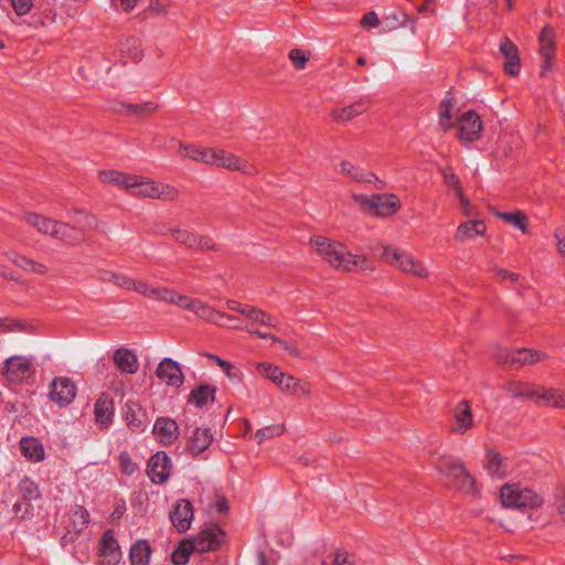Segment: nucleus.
<instances>
[{
	"label": "nucleus",
	"instance_id": "338daca9",
	"mask_svg": "<svg viewBox=\"0 0 565 565\" xmlns=\"http://www.w3.org/2000/svg\"><path fill=\"white\" fill-rule=\"evenodd\" d=\"M15 514L22 513L21 518L25 519L28 515L32 513V505L30 502H15L12 508Z\"/></svg>",
	"mask_w": 565,
	"mask_h": 565
},
{
	"label": "nucleus",
	"instance_id": "79ce46f5",
	"mask_svg": "<svg viewBox=\"0 0 565 565\" xmlns=\"http://www.w3.org/2000/svg\"><path fill=\"white\" fill-rule=\"evenodd\" d=\"M121 53L132 62H138L142 57L140 40L137 38H128L120 44Z\"/></svg>",
	"mask_w": 565,
	"mask_h": 565
},
{
	"label": "nucleus",
	"instance_id": "412c9836",
	"mask_svg": "<svg viewBox=\"0 0 565 565\" xmlns=\"http://www.w3.org/2000/svg\"><path fill=\"white\" fill-rule=\"evenodd\" d=\"M455 425L451 430L456 434H465L473 426L471 407L467 401L459 402L454 408Z\"/></svg>",
	"mask_w": 565,
	"mask_h": 565
},
{
	"label": "nucleus",
	"instance_id": "72a5a7b5",
	"mask_svg": "<svg viewBox=\"0 0 565 565\" xmlns=\"http://www.w3.org/2000/svg\"><path fill=\"white\" fill-rule=\"evenodd\" d=\"M367 107L369 103L366 100H359L341 109L332 110L331 116L339 121H349L354 117L365 113Z\"/></svg>",
	"mask_w": 565,
	"mask_h": 565
},
{
	"label": "nucleus",
	"instance_id": "f257e3e1",
	"mask_svg": "<svg viewBox=\"0 0 565 565\" xmlns=\"http://www.w3.org/2000/svg\"><path fill=\"white\" fill-rule=\"evenodd\" d=\"M312 249L335 270L350 273V250L339 241L324 236H312L309 242Z\"/></svg>",
	"mask_w": 565,
	"mask_h": 565
},
{
	"label": "nucleus",
	"instance_id": "20e7f679",
	"mask_svg": "<svg viewBox=\"0 0 565 565\" xmlns=\"http://www.w3.org/2000/svg\"><path fill=\"white\" fill-rule=\"evenodd\" d=\"M354 202L359 203L365 212L372 213L377 217H388L398 212L401 201L397 195L392 193L373 194H353Z\"/></svg>",
	"mask_w": 565,
	"mask_h": 565
},
{
	"label": "nucleus",
	"instance_id": "052dcab7",
	"mask_svg": "<svg viewBox=\"0 0 565 565\" xmlns=\"http://www.w3.org/2000/svg\"><path fill=\"white\" fill-rule=\"evenodd\" d=\"M10 2L18 15L26 14L33 7V0H10Z\"/></svg>",
	"mask_w": 565,
	"mask_h": 565
},
{
	"label": "nucleus",
	"instance_id": "69168bd1",
	"mask_svg": "<svg viewBox=\"0 0 565 565\" xmlns=\"http://www.w3.org/2000/svg\"><path fill=\"white\" fill-rule=\"evenodd\" d=\"M135 284V279L130 278L127 275L118 274L115 285L127 290H134Z\"/></svg>",
	"mask_w": 565,
	"mask_h": 565
},
{
	"label": "nucleus",
	"instance_id": "c03bdc74",
	"mask_svg": "<svg viewBox=\"0 0 565 565\" xmlns=\"http://www.w3.org/2000/svg\"><path fill=\"white\" fill-rule=\"evenodd\" d=\"M100 552L104 556L116 557L119 555V544L111 530H107L100 541Z\"/></svg>",
	"mask_w": 565,
	"mask_h": 565
},
{
	"label": "nucleus",
	"instance_id": "9d476101",
	"mask_svg": "<svg viewBox=\"0 0 565 565\" xmlns=\"http://www.w3.org/2000/svg\"><path fill=\"white\" fill-rule=\"evenodd\" d=\"M482 120L480 116L468 110L463 113L458 121V138L462 141L472 142L481 137Z\"/></svg>",
	"mask_w": 565,
	"mask_h": 565
},
{
	"label": "nucleus",
	"instance_id": "aec40b11",
	"mask_svg": "<svg viewBox=\"0 0 565 565\" xmlns=\"http://www.w3.org/2000/svg\"><path fill=\"white\" fill-rule=\"evenodd\" d=\"M500 52L505 57L504 72L511 76L518 75L521 64L516 45L510 39L504 38L500 44Z\"/></svg>",
	"mask_w": 565,
	"mask_h": 565
},
{
	"label": "nucleus",
	"instance_id": "f8f14e48",
	"mask_svg": "<svg viewBox=\"0 0 565 565\" xmlns=\"http://www.w3.org/2000/svg\"><path fill=\"white\" fill-rule=\"evenodd\" d=\"M224 533L220 526L213 525L201 530L198 535L190 539L198 553H206L215 551L222 543Z\"/></svg>",
	"mask_w": 565,
	"mask_h": 565
},
{
	"label": "nucleus",
	"instance_id": "f03ea898",
	"mask_svg": "<svg viewBox=\"0 0 565 565\" xmlns=\"http://www.w3.org/2000/svg\"><path fill=\"white\" fill-rule=\"evenodd\" d=\"M433 465L440 475L452 478L457 487L468 493L475 492V478L467 471L463 462L450 456L433 458Z\"/></svg>",
	"mask_w": 565,
	"mask_h": 565
},
{
	"label": "nucleus",
	"instance_id": "49530a36",
	"mask_svg": "<svg viewBox=\"0 0 565 565\" xmlns=\"http://www.w3.org/2000/svg\"><path fill=\"white\" fill-rule=\"evenodd\" d=\"M284 433H285L284 425H279V424H277V425H269V426H266L264 428L258 429L255 433L254 438L257 441V444H263L265 440L271 439V438H275V437H279Z\"/></svg>",
	"mask_w": 565,
	"mask_h": 565
},
{
	"label": "nucleus",
	"instance_id": "bb28decb",
	"mask_svg": "<svg viewBox=\"0 0 565 565\" xmlns=\"http://www.w3.org/2000/svg\"><path fill=\"white\" fill-rule=\"evenodd\" d=\"M22 455L33 462H40L45 457L43 444L35 437H23L20 440Z\"/></svg>",
	"mask_w": 565,
	"mask_h": 565
},
{
	"label": "nucleus",
	"instance_id": "37998d69",
	"mask_svg": "<svg viewBox=\"0 0 565 565\" xmlns=\"http://www.w3.org/2000/svg\"><path fill=\"white\" fill-rule=\"evenodd\" d=\"M257 371L265 376L266 379L270 380L274 384H276L278 387L281 385L282 380L285 379L287 373H284L280 367L277 365H273L269 363H258L256 366Z\"/></svg>",
	"mask_w": 565,
	"mask_h": 565
},
{
	"label": "nucleus",
	"instance_id": "ea45409f",
	"mask_svg": "<svg viewBox=\"0 0 565 565\" xmlns=\"http://www.w3.org/2000/svg\"><path fill=\"white\" fill-rule=\"evenodd\" d=\"M497 216L500 220H503L504 222L509 223L510 225L519 228L522 233L525 234L527 232V216L523 212H498Z\"/></svg>",
	"mask_w": 565,
	"mask_h": 565
},
{
	"label": "nucleus",
	"instance_id": "e2e57ef3",
	"mask_svg": "<svg viewBox=\"0 0 565 565\" xmlns=\"http://www.w3.org/2000/svg\"><path fill=\"white\" fill-rule=\"evenodd\" d=\"M216 245L214 241L209 236H198L196 250H214Z\"/></svg>",
	"mask_w": 565,
	"mask_h": 565
},
{
	"label": "nucleus",
	"instance_id": "0eeeda50",
	"mask_svg": "<svg viewBox=\"0 0 565 565\" xmlns=\"http://www.w3.org/2000/svg\"><path fill=\"white\" fill-rule=\"evenodd\" d=\"M494 356L498 363L516 369L526 364L537 363L544 360L546 355L540 351L521 348L512 351L500 349L495 352Z\"/></svg>",
	"mask_w": 565,
	"mask_h": 565
},
{
	"label": "nucleus",
	"instance_id": "f3484780",
	"mask_svg": "<svg viewBox=\"0 0 565 565\" xmlns=\"http://www.w3.org/2000/svg\"><path fill=\"white\" fill-rule=\"evenodd\" d=\"M540 55L543 60L542 75L552 67V60L555 51V32L550 25H545L539 36Z\"/></svg>",
	"mask_w": 565,
	"mask_h": 565
},
{
	"label": "nucleus",
	"instance_id": "cd10ccee",
	"mask_svg": "<svg viewBox=\"0 0 565 565\" xmlns=\"http://www.w3.org/2000/svg\"><path fill=\"white\" fill-rule=\"evenodd\" d=\"M158 235L166 236L171 235L174 241L181 245L186 246L190 249L196 250V241L199 234L188 230H181L178 227H168L154 232Z\"/></svg>",
	"mask_w": 565,
	"mask_h": 565
},
{
	"label": "nucleus",
	"instance_id": "a878e982",
	"mask_svg": "<svg viewBox=\"0 0 565 565\" xmlns=\"http://www.w3.org/2000/svg\"><path fill=\"white\" fill-rule=\"evenodd\" d=\"M213 441V435L209 428H195L190 437L188 448L192 455L198 456L206 450Z\"/></svg>",
	"mask_w": 565,
	"mask_h": 565
},
{
	"label": "nucleus",
	"instance_id": "39448f33",
	"mask_svg": "<svg viewBox=\"0 0 565 565\" xmlns=\"http://www.w3.org/2000/svg\"><path fill=\"white\" fill-rule=\"evenodd\" d=\"M130 194L137 198L164 201H175L179 198V191L174 186L158 183L138 175H136V184L130 189Z\"/></svg>",
	"mask_w": 565,
	"mask_h": 565
},
{
	"label": "nucleus",
	"instance_id": "774afa93",
	"mask_svg": "<svg viewBox=\"0 0 565 565\" xmlns=\"http://www.w3.org/2000/svg\"><path fill=\"white\" fill-rule=\"evenodd\" d=\"M379 24L380 20L374 11L367 12L361 20V25L364 28H375Z\"/></svg>",
	"mask_w": 565,
	"mask_h": 565
},
{
	"label": "nucleus",
	"instance_id": "7c9ffc66",
	"mask_svg": "<svg viewBox=\"0 0 565 565\" xmlns=\"http://www.w3.org/2000/svg\"><path fill=\"white\" fill-rule=\"evenodd\" d=\"M89 523V513L83 505H75L72 509L70 522L66 525L68 534H78Z\"/></svg>",
	"mask_w": 565,
	"mask_h": 565
},
{
	"label": "nucleus",
	"instance_id": "6ab92c4d",
	"mask_svg": "<svg viewBox=\"0 0 565 565\" xmlns=\"http://www.w3.org/2000/svg\"><path fill=\"white\" fill-rule=\"evenodd\" d=\"M127 426L137 433L143 431L149 423L146 411L136 402L127 401L124 407Z\"/></svg>",
	"mask_w": 565,
	"mask_h": 565
},
{
	"label": "nucleus",
	"instance_id": "5701e85b",
	"mask_svg": "<svg viewBox=\"0 0 565 565\" xmlns=\"http://www.w3.org/2000/svg\"><path fill=\"white\" fill-rule=\"evenodd\" d=\"M3 255L11 262L14 266L23 269L24 271L36 274V275H45L49 271V268L41 263H38L26 256L14 252H4Z\"/></svg>",
	"mask_w": 565,
	"mask_h": 565
},
{
	"label": "nucleus",
	"instance_id": "4468645a",
	"mask_svg": "<svg viewBox=\"0 0 565 565\" xmlns=\"http://www.w3.org/2000/svg\"><path fill=\"white\" fill-rule=\"evenodd\" d=\"M193 516L192 503L186 499L178 500L170 512L171 523L179 533H184L191 527Z\"/></svg>",
	"mask_w": 565,
	"mask_h": 565
},
{
	"label": "nucleus",
	"instance_id": "a19ab883",
	"mask_svg": "<svg viewBox=\"0 0 565 565\" xmlns=\"http://www.w3.org/2000/svg\"><path fill=\"white\" fill-rule=\"evenodd\" d=\"M195 552L193 543L190 539L182 540L172 553V562L174 565H185L190 555Z\"/></svg>",
	"mask_w": 565,
	"mask_h": 565
},
{
	"label": "nucleus",
	"instance_id": "6e6d98bb",
	"mask_svg": "<svg viewBox=\"0 0 565 565\" xmlns=\"http://www.w3.org/2000/svg\"><path fill=\"white\" fill-rule=\"evenodd\" d=\"M289 58L296 70H303L308 62V56L300 49H294L289 52Z\"/></svg>",
	"mask_w": 565,
	"mask_h": 565
},
{
	"label": "nucleus",
	"instance_id": "603ef678",
	"mask_svg": "<svg viewBox=\"0 0 565 565\" xmlns=\"http://www.w3.org/2000/svg\"><path fill=\"white\" fill-rule=\"evenodd\" d=\"M182 154L191 160L204 162L206 148H199L190 145H180Z\"/></svg>",
	"mask_w": 565,
	"mask_h": 565
},
{
	"label": "nucleus",
	"instance_id": "dca6fc26",
	"mask_svg": "<svg viewBox=\"0 0 565 565\" xmlns=\"http://www.w3.org/2000/svg\"><path fill=\"white\" fill-rule=\"evenodd\" d=\"M76 395V385L68 377H56L51 383L50 398L60 406L73 402Z\"/></svg>",
	"mask_w": 565,
	"mask_h": 565
},
{
	"label": "nucleus",
	"instance_id": "1a4fd4ad",
	"mask_svg": "<svg viewBox=\"0 0 565 565\" xmlns=\"http://www.w3.org/2000/svg\"><path fill=\"white\" fill-rule=\"evenodd\" d=\"M34 373L32 361L26 356L15 355L4 361V376L10 383H20Z\"/></svg>",
	"mask_w": 565,
	"mask_h": 565
},
{
	"label": "nucleus",
	"instance_id": "7ed1b4c3",
	"mask_svg": "<svg viewBox=\"0 0 565 565\" xmlns=\"http://www.w3.org/2000/svg\"><path fill=\"white\" fill-rule=\"evenodd\" d=\"M379 247L382 249L381 258L386 264L418 278H427L429 276L428 269L409 253L399 252L385 244H380Z\"/></svg>",
	"mask_w": 565,
	"mask_h": 565
},
{
	"label": "nucleus",
	"instance_id": "c756f323",
	"mask_svg": "<svg viewBox=\"0 0 565 565\" xmlns=\"http://www.w3.org/2000/svg\"><path fill=\"white\" fill-rule=\"evenodd\" d=\"M486 224L483 221H467L461 223L455 233V239L458 242H463L466 239H471L477 236H482L486 233Z\"/></svg>",
	"mask_w": 565,
	"mask_h": 565
},
{
	"label": "nucleus",
	"instance_id": "c85d7f7f",
	"mask_svg": "<svg viewBox=\"0 0 565 565\" xmlns=\"http://www.w3.org/2000/svg\"><path fill=\"white\" fill-rule=\"evenodd\" d=\"M99 179L103 183L114 184L126 190H130L136 184V175L116 170L100 171Z\"/></svg>",
	"mask_w": 565,
	"mask_h": 565
},
{
	"label": "nucleus",
	"instance_id": "a18cd8bd",
	"mask_svg": "<svg viewBox=\"0 0 565 565\" xmlns=\"http://www.w3.org/2000/svg\"><path fill=\"white\" fill-rule=\"evenodd\" d=\"M541 403L544 406L565 408V392H558L554 388H545L541 395Z\"/></svg>",
	"mask_w": 565,
	"mask_h": 565
},
{
	"label": "nucleus",
	"instance_id": "0e129e2a",
	"mask_svg": "<svg viewBox=\"0 0 565 565\" xmlns=\"http://www.w3.org/2000/svg\"><path fill=\"white\" fill-rule=\"evenodd\" d=\"M334 565H354L353 556L347 551H338L333 559Z\"/></svg>",
	"mask_w": 565,
	"mask_h": 565
},
{
	"label": "nucleus",
	"instance_id": "8fccbe9b",
	"mask_svg": "<svg viewBox=\"0 0 565 565\" xmlns=\"http://www.w3.org/2000/svg\"><path fill=\"white\" fill-rule=\"evenodd\" d=\"M440 174L443 175L444 182L447 186L454 189L455 193L458 194L462 191L459 177L452 171L451 167L441 168Z\"/></svg>",
	"mask_w": 565,
	"mask_h": 565
},
{
	"label": "nucleus",
	"instance_id": "2eb2a0df",
	"mask_svg": "<svg viewBox=\"0 0 565 565\" xmlns=\"http://www.w3.org/2000/svg\"><path fill=\"white\" fill-rule=\"evenodd\" d=\"M157 377L169 386L180 387L184 383V375L178 362L171 358H164L157 366Z\"/></svg>",
	"mask_w": 565,
	"mask_h": 565
},
{
	"label": "nucleus",
	"instance_id": "b1692460",
	"mask_svg": "<svg viewBox=\"0 0 565 565\" xmlns=\"http://www.w3.org/2000/svg\"><path fill=\"white\" fill-rule=\"evenodd\" d=\"M279 390L296 397H309L311 395V384L290 374H286Z\"/></svg>",
	"mask_w": 565,
	"mask_h": 565
},
{
	"label": "nucleus",
	"instance_id": "e433bc0d",
	"mask_svg": "<svg viewBox=\"0 0 565 565\" xmlns=\"http://www.w3.org/2000/svg\"><path fill=\"white\" fill-rule=\"evenodd\" d=\"M244 317H246L252 322L259 323L260 326L267 328L277 329L279 324V321L276 317L253 306H249L247 311L244 312Z\"/></svg>",
	"mask_w": 565,
	"mask_h": 565
},
{
	"label": "nucleus",
	"instance_id": "5fc2aeb1",
	"mask_svg": "<svg viewBox=\"0 0 565 565\" xmlns=\"http://www.w3.org/2000/svg\"><path fill=\"white\" fill-rule=\"evenodd\" d=\"M75 214L78 216V218H75V222L83 224V226L96 230L99 225L98 218L84 211H76Z\"/></svg>",
	"mask_w": 565,
	"mask_h": 565
},
{
	"label": "nucleus",
	"instance_id": "f704fd0d",
	"mask_svg": "<svg viewBox=\"0 0 565 565\" xmlns=\"http://www.w3.org/2000/svg\"><path fill=\"white\" fill-rule=\"evenodd\" d=\"M340 172L356 182L372 183L377 180V177L374 173L366 172L360 167L353 166L349 161H342L340 163Z\"/></svg>",
	"mask_w": 565,
	"mask_h": 565
},
{
	"label": "nucleus",
	"instance_id": "864d4df0",
	"mask_svg": "<svg viewBox=\"0 0 565 565\" xmlns=\"http://www.w3.org/2000/svg\"><path fill=\"white\" fill-rule=\"evenodd\" d=\"M194 313L199 318H201L207 322H211V320H213V318L218 316V310L212 308L207 303L200 300L195 307Z\"/></svg>",
	"mask_w": 565,
	"mask_h": 565
},
{
	"label": "nucleus",
	"instance_id": "09e8293b",
	"mask_svg": "<svg viewBox=\"0 0 565 565\" xmlns=\"http://www.w3.org/2000/svg\"><path fill=\"white\" fill-rule=\"evenodd\" d=\"M122 106L127 109L128 114L138 117L150 115L158 109V105L152 102H146L141 104H127Z\"/></svg>",
	"mask_w": 565,
	"mask_h": 565
},
{
	"label": "nucleus",
	"instance_id": "58836bf2",
	"mask_svg": "<svg viewBox=\"0 0 565 565\" xmlns=\"http://www.w3.org/2000/svg\"><path fill=\"white\" fill-rule=\"evenodd\" d=\"M18 490L23 501L31 502L41 499L39 484L29 477H24L18 484Z\"/></svg>",
	"mask_w": 565,
	"mask_h": 565
},
{
	"label": "nucleus",
	"instance_id": "423d86ee",
	"mask_svg": "<svg viewBox=\"0 0 565 565\" xmlns=\"http://www.w3.org/2000/svg\"><path fill=\"white\" fill-rule=\"evenodd\" d=\"M502 504L508 508H536L542 504V498L529 488L520 484H505L501 488Z\"/></svg>",
	"mask_w": 565,
	"mask_h": 565
},
{
	"label": "nucleus",
	"instance_id": "4c0bfd02",
	"mask_svg": "<svg viewBox=\"0 0 565 565\" xmlns=\"http://www.w3.org/2000/svg\"><path fill=\"white\" fill-rule=\"evenodd\" d=\"M487 472L493 478H503L507 472V467L503 458L499 452L489 450L487 452V462L484 466Z\"/></svg>",
	"mask_w": 565,
	"mask_h": 565
},
{
	"label": "nucleus",
	"instance_id": "393cba45",
	"mask_svg": "<svg viewBox=\"0 0 565 565\" xmlns=\"http://www.w3.org/2000/svg\"><path fill=\"white\" fill-rule=\"evenodd\" d=\"M114 363L121 373L135 374L138 370L136 354L126 348H120L115 352Z\"/></svg>",
	"mask_w": 565,
	"mask_h": 565
},
{
	"label": "nucleus",
	"instance_id": "4d7b16f0",
	"mask_svg": "<svg viewBox=\"0 0 565 565\" xmlns=\"http://www.w3.org/2000/svg\"><path fill=\"white\" fill-rule=\"evenodd\" d=\"M224 150H216L214 148H206L204 163L221 168Z\"/></svg>",
	"mask_w": 565,
	"mask_h": 565
},
{
	"label": "nucleus",
	"instance_id": "680f3d73",
	"mask_svg": "<svg viewBox=\"0 0 565 565\" xmlns=\"http://www.w3.org/2000/svg\"><path fill=\"white\" fill-rule=\"evenodd\" d=\"M493 271L497 279L501 282L504 280L518 281L520 278L519 274L508 271L503 268L493 267Z\"/></svg>",
	"mask_w": 565,
	"mask_h": 565
},
{
	"label": "nucleus",
	"instance_id": "3c124183",
	"mask_svg": "<svg viewBox=\"0 0 565 565\" xmlns=\"http://www.w3.org/2000/svg\"><path fill=\"white\" fill-rule=\"evenodd\" d=\"M352 264L350 265V273L360 269L363 271H372L374 270L373 264L365 257L364 255H355L350 252V259Z\"/></svg>",
	"mask_w": 565,
	"mask_h": 565
},
{
	"label": "nucleus",
	"instance_id": "2f4dec72",
	"mask_svg": "<svg viewBox=\"0 0 565 565\" xmlns=\"http://www.w3.org/2000/svg\"><path fill=\"white\" fill-rule=\"evenodd\" d=\"M221 168L231 171H241L242 173L247 175H254L257 173V169L254 166L248 164L245 160L226 151H224Z\"/></svg>",
	"mask_w": 565,
	"mask_h": 565
},
{
	"label": "nucleus",
	"instance_id": "4be33fe9",
	"mask_svg": "<svg viewBox=\"0 0 565 565\" xmlns=\"http://www.w3.org/2000/svg\"><path fill=\"white\" fill-rule=\"evenodd\" d=\"M95 419L102 427H108L114 417V401L107 393L100 394L95 403Z\"/></svg>",
	"mask_w": 565,
	"mask_h": 565
},
{
	"label": "nucleus",
	"instance_id": "473e14b6",
	"mask_svg": "<svg viewBox=\"0 0 565 565\" xmlns=\"http://www.w3.org/2000/svg\"><path fill=\"white\" fill-rule=\"evenodd\" d=\"M215 392V387L207 384H201L191 391L188 402L202 408L214 401Z\"/></svg>",
	"mask_w": 565,
	"mask_h": 565
},
{
	"label": "nucleus",
	"instance_id": "13d9d810",
	"mask_svg": "<svg viewBox=\"0 0 565 565\" xmlns=\"http://www.w3.org/2000/svg\"><path fill=\"white\" fill-rule=\"evenodd\" d=\"M119 466L121 471L126 475H132L137 470V465L126 451L119 455Z\"/></svg>",
	"mask_w": 565,
	"mask_h": 565
},
{
	"label": "nucleus",
	"instance_id": "de8ad7c7",
	"mask_svg": "<svg viewBox=\"0 0 565 565\" xmlns=\"http://www.w3.org/2000/svg\"><path fill=\"white\" fill-rule=\"evenodd\" d=\"M200 300L192 299L185 295H181L172 289V295L168 299V303L175 305L184 310L194 312L195 307Z\"/></svg>",
	"mask_w": 565,
	"mask_h": 565
},
{
	"label": "nucleus",
	"instance_id": "9b49d317",
	"mask_svg": "<svg viewBox=\"0 0 565 565\" xmlns=\"http://www.w3.org/2000/svg\"><path fill=\"white\" fill-rule=\"evenodd\" d=\"M503 390L511 398L541 402V395L545 387L529 382L509 381L504 384Z\"/></svg>",
	"mask_w": 565,
	"mask_h": 565
},
{
	"label": "nucleus",
	"instance_id": "ddd939ff",
	"mask_svg": "<svg viewBox=\"0 0 565 565\" xmlns=\"http://www.w3.org/2000/svg\"><path fill=\"white\" fill-rule=\"evenodd\" d=\"M172 462L166 451H158L148 461V476L153 483H164L171 473Z\"/></svg>",
	"mask_w": 565,
	"mask_h": 565
},
{
	"label": "nucleus",
	"instance_id": "c9c22d12",
	"mask_svg": "<svg viewBox=\"0 0 565 565\" xmlns=\"http://www.w3.org/2000/svg\"><path fill=\"white\" fill-rule=\"evenodd\" d=\"M151 554V547L146 540H139L134 543L129 551L131 565H148Z\"/></svg>",
	"mask_w": 565,
	"mask_h": 565
},
{
	"label": "nucleus",
	"instance_id": "6e6552de",
	"mask_svg": "<svg viewBox=\"0 0 565 565\" xmlns=\"http://www.w3.org/2000/svg\"><path fill=\"white\" fill-rule=\"evenodd\" d=\"M24 220L29 225L36 228L39 233L65 241V231L70 227L67 223H58L36 213L25 214Z\"/></svg>",
	"mask_w": 565,
	"mask_h": 565
},
{
	"label": "nucleus",
	"instance_id": "bf43d9fd",
	"mask_svg": "<svg viewBox=\"0 0 565 565\" xmlns=\"http://www.w3.org/2000/svg\"><path fill=\"white\" fill-rule=\"evenodd\" d=\"M172 295V289L166 288V287H152L151 292L148 298L168 302V299H170V296Z\"/></svg>",
	"mask_w": 565,
	"mask_h": 565
},
{
	"label": "nucleus",
	"instance_id": "a211bd4d",
	"mask_svg": "<svg viewBox=\"0 0 565 565\" xmlns=\"http://www.w3.org/2000/svg\"><path fill=\"white\" fill-rule=\"evenodd\" d=\"M152 434L158 443L163 446H170L179 436V427L174 419L169 417H159L153 424Z\"/></svg>",
	"mask_w": 565,
	"mask_h": 565
}]
</instances>
